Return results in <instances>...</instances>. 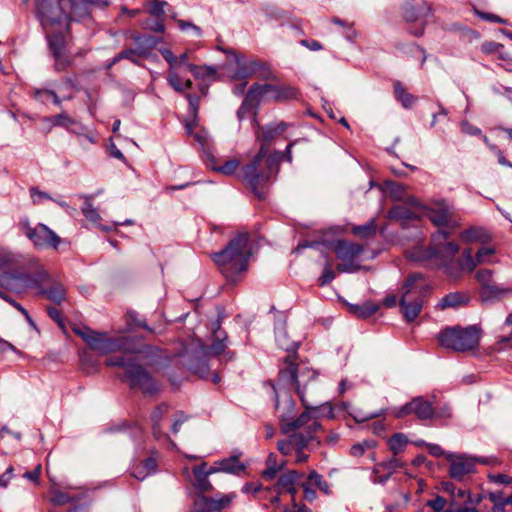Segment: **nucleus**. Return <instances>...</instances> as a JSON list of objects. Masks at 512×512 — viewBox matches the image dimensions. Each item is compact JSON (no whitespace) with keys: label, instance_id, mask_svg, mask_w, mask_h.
<instances>
[{"label":"nucleus","instance_id":"1","mask_svg":"<svg viewBox=\"0 0 512 512\" xmlns=\"http://www.w3.org/2000/svg\"><path fill=\"white\" fill-rule=\"evenodd\" d=\"M276 342L279 348L285 350L287 355L279 368V381L295 390L301 402L308 407L306 390L314 389L317 372L307 363L298 361L297 349L299 343L290 340L284 327L276 331Z\"/></svg>","mask_w":512,"mask_h":512},{"label":"nucleus","instance_id":"2","mask_svg":"<svg viewBox=\"0 0 512 512\" xmlns=\"http://www.w3.org/2000/svg\"><path fill=\"white\" fill-rule=\"evenodd\" d=\"M252 256V245L246 232L238 233L212 259L222 275L229 281L239 280L248 270Z\"/></svg>","mask_w":512,"mask_h":512},{"label":"nucleus","instance_id":"3","mask_svg":"<svg viewBox=\"0 0 512 512\" xmlns=\"http://www.w3.org/2000/svg\"><path fill=\"white\" fill-rule=\"evenodd\" d=\"M299 90L281 81L277 71L266 62L258 61V104L283 103L298 99Z\"/></svg>","mask_w":512,"mask_h":512},{"label":"nucleus","instance_id":"4","mask_svg":"<svg viewBox=\"0 0 512 512\" xmlns=\"http://www.w3.org/2000/svg\"><path fill=\"white\" fill-rule=\"evenodd\" d=\"M36 13L47 39L68 33L70 15L64 0H37Z\"/></svg>","mask_w":512,"mask_h":512},{"label":"nucleus","instance_id":"5","mask_svg":"<svg viewBox=\"0 0 512 512\" xmlns=\"http://www.w3.org/2000/svg\"><path fill=\"white\" fill-rule=\"evenodd\" d=\"M429 291L430 286L424 281L422 274L414 273L406 279L402 286V295L399 301L401 312L406 321L411 322L418 317Z\"/></svg>","mask_w":512,"mask_h":512},{"label":"nucleus","instance_id":"6","mask_svg":"<svg viewBox=\"0 0 512 512\" xmlns=\"http://www.w3.org/2000/svg\"><path fill=\"white\" fill-rule=\"evenodd\" d=\"M74 332L80 336L92 350L102 355L114 352L136 353L132 341L127 336L109 337L107 333H101L90 329L89 327L74 328Z\"/></svg>","mask_w":512,"mask_h":512},{"label":"nucleus","instance_id":"7","mask_svg":"<svg viewBox=\"0 0 512 512\" xmlns=\"http://www.w3.org/2000/svg\"><path fill=\"white\" fill-rule=\"evenodd\" d=\"M482 331L476 325L465 328L454 327L443 330L438 335V341L444 348L456 352H468L479 347Z\"/></svg>","mask_w":512,"mask_h":512},{"label":"nucleus","instance_id":"8","mask_svg":"<svg viewBox=\"0 0 512 512\" xmlns=\"http://www.w3.org/2000/svg\"><path fill=\"white\" fill-rule=\"evenodd\" d=\"M217 49L227 56V64L224 68L228 71L229 77L234 81L240 82L233 88L234 94H244L247 86L246 80L256 72V62L247 60L245 56L240 55L233 49H226L220 46H218Z\"/></svg>","mask_w":512,"mask_h":512},{"label":"nucleus","instance_id":"9","mask_svg":"<svg viewBox=\"0 0 512 512\" xmlns=\"http://www.w3.org/2000/svg\"><path fill=\"white\" fill-rule=\"evenodd\" d=\"M284 426L281 430L285 434H291V442L303 441L307 445L316 437L321 425L317 416L313 415L311 410L302 412L299 416L284 418Z\"/></svg>","mask_w":512,"mask_h":512},{"label":"nucleus","instance_id":"10","mask_svg":"<svg viewBox=\"0 0 512 512\" xmlns=\"http://www.w3.org/2000/svg\"><path fill=\"white\" fill-rule=\"evenodd\" d=\"M19 229L32 242L35 248L58 249L62 239L52 229L43 223L31 226L27 217L22 218L18 223Z\"/></svg>","mask_w":512,"mask_h":512},{"label":"nucleus","instance_id":"11","mask_svg":"<svg viewBox=\"0 0 512 512\" xmlns=\"http://www.w3.org/2000/svg\"><path fill=\"white\" fill-rule=\"evenodd\" d=\"M336 257L341 261L337 270L342 273H353L359 270L360 266L356 260L363 253L364 247L361 244L347 240H338L333 246Z\"/></svg>","mask_w":512,"mask_h":512},{"label":"nucleus","instance_id":"12","mask_svg":"<svg viewBox=\"0 0 512 512\" xmlns=\"http://www.w3.org/2000/svg\"><path fill=\"white\" fill-rule=\"evenodd\" d=\"M447 460L450 462L449 475L457 481H463L467 476L475 472V463L496 464V459L488 460L487 458L473 459L464 455H454L447 453Z\"/></svg>","mask_w":512,"mask_h":512},{"label":"nucleus","instance_id":"13","mask_svg":"<svg viewBox=\"0 0 512 512\" xmlns=\"http://www.w3.org/2000/svg\"><path fill=\"white\" fill-rule=\"evenodd\" d=\"M302 477V473L290 470L279 478L277 485L273 489L262 490L261 487L258 486V493H260L258 498H267L271 504H275L279 501V496L283 491L290 493L293 497L297 493L296 483Z\"/></svg>","mask_w":512,"mask_h":512},{"label":"nucleus","instance_id":"14","mask_svg":"<svg viewBox=\"0 0 512 512\" xmlns=\"http://www.w3.org/2000/svg\"><path fill=\"white\" fill-rule=\"evenodd\" d=\"M422 214L426 216L438 231H450L455 227L453 208L445 201H439L433 207H422Z\"/></svg>","mask_w":512,"mask_h":512},{"label":"nucleus","instance_id":"15","mask_svg":"<svg viewBox=\"0 0 512 512\" xmlns=\"http://www.w3.org/2000/svg\"><path fill=\"white\" fill-rule=\"evenodd\" d=\"M431 9L428 4L422 0L407 2L404 5L403 16L408 22H419L414 28H410L409 32L415 36L420 37L424 33L425 20L430 15Z\"/></svg>","mask_w":512,"mask_h":512},{"label":"nucleus","instance_id":"16","mask_svg":"<svg viewBox=\"0 0 512 512\" xmlns=\"http://www.w3.org/2000/svg\"><path fill=\"white\" fill-rule=\"evenodd\" d=\"M49 279L48 272L40 267L34 273H21L18 275H12L4 272L3 280H11L15 286L13 290L21 291L23 289H38L42 288L43 284Z\"/></svg>","mask_w":512,"mask_h":512},{"label":"nucleus","instance_id":"17","mask_svg":"<svg viewBox=\"0 0 512 512\" xmlns=\"http://www.w3.org/2000/svg\"><path fill=\"white\" fill-rule=\"evenodd\" d=\"M293 146V143H290L287 145L286 150L284 153L281 152H274L271 154H268L266 156V151L264 150V147H261V149L258 151V164L264 162V164L267 166L268 171L267 173H258V183L261 181H268L270 177L276 175L279 170V164L282 161V159L285 157L288 162L292 161L291 156V148Z\"/></svg>","mask_w":512,"mask_h":512},{"label":"nucleus","instance_id":"18","mask_svg":"<svg viewBox=\"0 0 512 512\" xmlns=\"http://www.w3.org/2000/svg\"><path fill=\"white\" fill-rule=\"evenodd\" d=\"M414 414L419 420H428L434 415V409L430 401L423 397H415L410 402L393 411L396 418H403Z\"/></svg>","mask_w":512,"mask_h":512},{"label":"nucleus","instance_id":"19","mask_svg":"<svg viewBox=\"0 0 512 512\" xmlns=\"http://www.w3.org/2000/svg\"><path fill=\"white\" fill-rule=\"evenodd\" d=\"M127 380L132 388H139L144 394L153 395L158 392V385L151 375L139 364L127 370Z\"/></svg>","mask_w":512,"mask_h":512},{"label":"nucleus","instance_id":"20","mask_svg":"<svg viewBox=\"0 0 512 512\" xmlns=\"http://www.w3.org/2000/svg\"><path fill=\"white\" fill-rule=\"evenodd\" d=\"M450 231H437L432 237L431 256L441 259L444 263L452 260L459 252V246L454 242H446Z\"/></svg>","mask_w":512,"mask_h":512},{"label":"nucleus","instance_id":"21","mask_svg":"<svg viewBox=\"0 0 512 512\" xmlns=\"http://www.w3.org/2000/svg\"><path fill=\"white\" fill-rule=\"evenodd\" d=\"M66 35L57 34L48 38L49 50L54 57L55 69L57 71L66 70L72 63L70 55L66 53Z\"/></svg>","mask_w":512,"mask_h":512},{"label":"nucleus","instance_id":"22","mask_svg":"<svg viewBox=\"0 0 512 512\" xmlns=\"http://www.w3.org/2000/svg\"><path fill=\"white\" fill-rule=\"evenodd\" d=\"M301 486L303 489V496L309 502H312L317 498L316 489H319L325 494L329 493V485L323 480V477L314 470L309 473Z\"/></svg>","mask_w":512,"mask_h":512},{"label":"nucleus","instance_id":"23","mask_svg":"<svg viewBox=\"0 0 512 512\" xmlns=\"http://www.w3.org/2000/svg\"><path fill=\"white\" fill-rule=\"evenodd\" d=\"M317 378H318V376L316 377V380H315L314 389L312 390L311 388H308L306 390V399L308 402V407L304 404V402H302V405L306 410H311L312 414L317 416L318 421H319L320 417L333 419L334 418V408L330 402H325L323 404L316 405V401H314L313 396L315 395V393L318 390Z\"/></svg>","mask_w":512,"mask_h":512},{"label":"nucleus","instance_id":"24","mask_svg":"<svg viewBox=\"0 0 512 512\" xmlns=\"http://www.w3.org/2000/svg\"><path fill=\"white\" fill-rule=\"evenodd\" d=\"M442 488L444 492L450 495V505L452 506L465 505V503L476 506L481 501V495H477L476 498L473 499L468 490L456 489L452 482H444Z\"/></svg>","mask_w":512,"mask_h":512},{"label":"nucleus","instance_id":"25","mask_svg":"<svg viewBox=\"0 0 512 512\" xmlns=\"http://www.w3.org/2000/svg\"><path fill=\"white\" fill-rule=\"evenodd\" d=\"M241 453H233L231 456L215 462L216 472H224L241 476L246 473L247 465L240 461Z\"/></svg>","mask_w":512,"mask_h":512},{"label":"nucleus","instance_id":"26","mask_svg":"<svg viewBox=\"0 0 512 512\" xmlns=\"http://www.w3.org/2000/svg\"><path fill=\"white\" fill-rule=\"evenodd\" d=\"M407 203L413 208L402 204L395 205L388 212L389 218L396 220H410L418 217L417 209H422L419 201L415 197L410 196L407 198Z\"/></svg>","mask_w":512,"mask_h":512},{"label":"nucleus","instance_id":"27","mask_svg":"<svg viewBox=\"0 0 512 512\" xmlns=\"http://www.w3.org/2000/svg\"><path fill=\"white\" fill-rule=\"evenodd\" d=\"M216 473L214 467H207L206 462H202L199 466L193 468V486L201 493L210 492L213 488L208 480V476Z\"/></svg>","mask_w":512,"mask_h":512},{"label":"nucleus","instance_id":"28","mask_svg":"<svg viewBox=\"0 0 512 512\" xmlns=\"http://www.w3.org/2000/svg\"><path fill=\"white\" fill-rule=\"evenodd\" d=\"M238 119L242 121L246 116H250L252 125L256 124V83L252 84L243 100L238 112Z\"/></svg>","mask_w":512,"mask_h":512},{"label":"nucleus","instance_id":"29","mask_svg":"<svg viewBox=\"0 0 512 512\" xmlns=\"http://www.w3.org/2000/svg\"><path fill=\"white\" fill-rule=\"evenodd\" d=\"M64 3L67 5L70 21L87 18L92 12L89 0H64Z\"/></svg>","mask_w":512,"mask_h":512},{"label":"nucleus","instance_id":"30","mask_svg":"<svg viewBox=\"0 0 512 512\" xmlns=\"http://www.w3.org/2000/svg\"><path fill=\"white\" fill-rule=\"evenodd\" d=\"M274 392L276 394L275 408L278 413L280 425L282 427V426H284V422H285L284 418H286V417L293 418L294 417L295 402L287 394L283 395V397L281 398L275 389H274Z\"/></svg>","mask_w":512,"mask_h":512},{"label":"nucleus","instance_id":"31","mask_svg":"<svg viewBox=\"0 0 512 512\" xmlns=\"http://www.w3.org/2000/svg\"><path fill=\"white\" fill-rule=\"evenodd\" d=\"M42 122H46L49 124V128L59 126L66 128L69 132L75 133L77 135H82L83 127L79 126L74 128L76 122L66 113H60L52 117H44L42 118Z\"/></svg>","mask_w":512,"mask_h":512},{"label":"nucleus","instance_id":"32","mask_svg":"<svg viewBox=\"0 0 512 512\" xmlns=\"http://www.w3.org/2000/svg\"><path fill=\"white\" fill-rule=\"evenodd\" d=\"M477 281L490 293L496 295H506L512 293L509 288H500L492 282V271L489 269H480L476 272Z\"/></svg>","mask_w":512,"mask_h":512},{"label":"nucleus","instance_id":"33","mask_svg":"<svg viewBox=\"0 0 512 512\" xmlns=\"http://www.w3.org/2000/svg\"><path fill=\"white\" fill-rule=\"evenodd\" d=\"M227 334L224 330L220 328V324L217 323L216 328L213 330V340L212 344L207 347V350L204 354H211L214 356H218L223 353L227 347Z\"/></svg>","mask_w":512,"mask_h":512},{"label":"nucleus","instance_id":"34","mask_svg":"<svg viewBox=\"0 0 512 512\" xmlns=\"http://www.w3.org/2000/svg\"><path fill=\"white\" fill-rule=\"evenodd\" d=\"M187 68L197 80L214 81L218 79V72L215 66L189 63Z\"/></svg>","mask_w":512,"mask_h":512},{"label":"nucleus","instance_id":"35","mask_svg":"<svg viewBox=\"0 0 512 512\" xmlns=\"http://www.w3.org/2000/svg\"><path fill=\"white\" fill-rule=\"evenodd\" d=\"M240 177L252 193L256 194V156L252 157L247 164H243Z\"/></svg>","mask_w":512,"mask_h":512},{"label":"nucleus","instance_id":"36","mask_svg":"<svg viewBox=\"0 0 512 512\" xmlns=\"http://www.w3.org/2000/svg\"><path fill=\"white\" fill-rule=\"evenodd\" d=\"M38 294L46 296L50 301L60 304L66 299V289L61 283H53L48 289H41Z\"/></svg>","mask_w":512,"mask_h":512},{"label":"nucleus","instance_id":"37","mask_svg":"<svg viewBox=\"0 0 512 512\" xmlns=\"http://www.w3.org/2000/svg\"><path fill=\"white\" fill-rule=\"evenodd\" d=\"M397 455H393V457L376 464L373 467V474H377L380 472H385L389 477L398 469L402 468L405 465L401 459L396 457Z\"/></svg>","mask_w":512,"mask_h":512},{"label":"nucleus","instance_id":"38","mask_svg":"<svg viewBox=\"0 0 512 512\" xmlns=\"http://www.w3.org/2000/svg\"><path fill=\"white\" fill-rule=\"evenodd\" d=\"M284 465V461L278 463L277 456L274 453H270L266 459V468L262 472V477L266 480L274 479Z\"/></svg>","mask_w":512,"mask_h":512},{"label":"nucleus","instance_id":"39","mask_svg":"<svg viewBox=\"0 0 512 512\" xmlns=\"http://www.w3.org/2000/svg\"><path fill=\"white\" fill-rule=\"evenodd\" d=\"M94 197L95 195H81V198L84 199V204L81 208V212L88 221L97 223L101 220V216L98 210L92 204V200Z\"/></svg>","mask_w":512,"mask_h":512},{"label":"nucleus","instance_id":"40","mask_svg":"<svg viewBox=\"0 0 512 512\" xmlns=\"http://www.w3.org/2000/svg\"><path fill=\"white\" fill-rule=\"evenodd\" d=\"M467 300L465 295L458 292L449 293L440 299L437 307L440 309L454 308L466 303Z\"/></svg>","mask_w":512,"mask_h":512},{"label":"nucleus","instance_id":"41","mask_svg":"<svg viewBox=\"0 0 512 512\" xmlns=\"http://www.w3.org/2000/svg\"><path fill=\"white\" fill-rule=\"evenodd\" d=\"M188 368L193 373L199 375L200 377H205L209 371L208 363L206 357L193 355L190 357L188 362Z\"/></svg>","mask_w":512,"mask_h":512},{"label":"nucleus","instance_id":"42","mask_svg":"<svg viewBox=\"0 0 512 512\" xmlns=\"http://www.w3.org/2000/svg\"><path fill=\"white\" fill-rule=\"evenodd\" d=\"M408 442L407 436L403 433H395L387 441L393 455L402 453L406 449Z\"/></svg>","mask_w":512,"mask_h":512},{"label":"nucleus","instance_id":"43","mask_svg":"<svg viewBox=\"0 0 512 512\" xmlns=\"http://www.w3.org/2000/svg\"><path fill=\"white\" fill-rule=\"evenodd\" d=\"M379 309V305L374 302H365L361 305H352L350 307L351 312L359 318H368L376 313Z\"/></svg>","mask_w":512,"mask_h":512},{"label":"nucleus","instance_id":"44","mask_svg":"<svg viewBox=\"0 0 512 512\" xmlns=\"http://www.w3.org/2000/svg\"><path fill=\"white\" fill-rule=\"evenodd\" d=\"M169 406L161 404L157 406L151 414V421L153 423V433L158 438L161 435L160 422L162 418L168 413Z\"/></svg>","mask_w":512,"mask_h":512},{"label":"nucleus","instance_id":"45","mask_svg":"<svg viewBox=\"0 0 512 512\" xmlns=\"http://www.w3.org/2000/svg\"><path fill=\"white\" fill-rule=\"evenodd\" d=\"M136 50L141 57L147 56L154 48L156 42L151 36H138L135 38Z\"/></svg>","mask_w":512,"mask_h":512},{"label":"nucleus","instance_id":"46","mask_svg":"<svg viewBox=\"0 0 512 512\" xmlns=\"http://www.w3.org/2000/svg\"><path fill=\"white\" fill-rule=\"evenodd\" d=\"M394 92L396 98L405 108H410L414 105L416 98L412 94L408 93L400 82L394 83Z\"/></svg>","mask_w":512,"mask_h":512},{"label":"nucleus","instance_id":"47","mask_svg":"<svg viewBox=\"0 0 512 512\" xmlns=\"http://www.w3.org/2000/svg\"><path fill=\"white\" fill-rule=\"evenodd\" d=\"M218 507L216 502L211 501L210 498L198 496L194 501L192 512H212L217 511Z\"/></svg>","mask_w":512,"mask_h":512},{"label":"nucleus","instance_id":"48","mask_svg":"<svg viewBox=\"0 0 512 512\" xmlns=\"http://www.w3.org/2000/svg\"><path fill=\"white\" fill-rule=\"evenodd\" d=\"M127 354L128 353H125V355L112 357L106 361L107 366L124 368L125 378L127 377V370H129L131 366H136L137 364L134 361H132V359L127 356Z\"/></svg>","mask_w":512,"mask_h":512},{"label":"nucleus","instance_id":"49","mask_svg":"<svg viewBox=\"0 0 512 512\" xmlns=\"http://www.w3.org/2000/svg\"><path fill=\"white\" fill-rule=\"evenodd\" d=\"M461 238L465 242H483L488 238V235L483 229L474 227L463 231L461 233Z\"/></svg>","mask_w":512,"mask_h":512},{"label":"nucleus","instance_id":"50","mask_svg":"<svg viewBox=\"0 0 512 512\" xmlns=\"http://www.w3.org/2000/svg\"><path fill=\"white\" fill-rule=\"evenodd\" d=\"M376 222L374 219L369 220L364 225L355 226L352 228V233L361 238H368L376 233Z\"/></svg>","mask_w":512,"mask_h":512},{"label":"nucleus","instance_id":"51","mask_svg":"<svg viewBox=\"0 0 512 512\" xmlns=\"http://www.w3.org/2000/svg\"><path fill=\"white\" fill-rule=\"evenodd\" d=\"M306 446L307 444L300 440L291 442V435L289 436L288 440L279 441L277 443L278 450L284 455L290 454L294 449H303Z\"/></svg>","mask_w":512,"mask_h":512},{"label":"nucleus","instance_id":"52","mask_svg":"<svg viewBox=\"0 0 512 512\" xmlns=\"http://www.w3.org/2000/svg\"><path fill=\"white\" fill-rule=\"evenodd\" d=\"M139 58H141V56L139 55V53L136 50V48H128V49H125V50L121 51L120 53H118L113 58V60L110 63L109 67L114 65V64H116L117 62H119L122 59H127V60H130L131 62L137 64L138 61H139Z\"/></svg>","mask_w":512,"mask_h":512},{"label":"nucleus","instance_id":"53","mask_svg":"<svg viewBox=\"0 0 512 512\" xmlns=\"http://www.w3.org/2000/svg\"><path fill=\"white\" fill-rule=\"evenodd\" d=\"M476 259L474 260L471 254V250H464L462 259L460 261V269L468 273L472 272L477 265Z\"/></svg>","mask_w":512,"mask_h":512},{"label":"nucleus","instance_id":"54","mask_svg":"<svg viewBox=\"0 0 512 512\" xmlns=\"http://www.w3.org/2000/svg\"><path fill=\"white\" fill-rule=\"evenodd\" d=\"M376 445L377 443L374 440H364L363 442L354 444L351 447V455L354 457H360L367 449H373Z\"/></svg>","mask_w":512,"mask_h":512},{"label":"nucleus","instance_id":"55","mask_svg":"<svg viewBox=\"0 0 512 512\" xmlns=\"http://www.w3.org/2000/svg\"><path fill=\"white\" fill-rule=\"evenodd\" d=\"M51 494H52L51 502L54 505H65V504L73 502L75 500L69 494L62 492L58 489H52Z\"/></svg>","mask_w":512,"mask_h":512},{"label":"nucleus","instance_id":"56","mask_svg":"<svg viewBox=\"0 0 512 512\" xmlns=\"http://www.w3.org/2000/svg\"><path fill=\"white\" fill-rule=\"evenodd\" d=\"M495 254V250L491 247L480 248L475 255L478 264L490 263L492 256Z\"/></svg>","mask_w":512,"mask_h":512},{"label":"nucleus","instance_id":"57","mask_svg":"<svg viewBox=\"0 0 512 512\" xmlns=\"http://www.w3.org/2000/svg\"><path fill=\"white\" fill-rule=\"evenodd\" d=\"M166 5V2L159 1V0H149L147 2V7L149 10V13L154 17H161L164 15V6Z\"/></svg>","mask_w":512,"mask_h":512},{"label":"nucleus","instance_id":"58","mask_svg":"<svg viewBox=\"0 0 512 512\" xmlns=\"http://www.w3.org/2000/svg\"><path fill=\"white\" fill-rule=\"evenodd\" d=\"M167 82L176 92L182 93L183 80L180 78L176 70L169 69Z\"/></svg>","mask_w":512,"mask_h":512},{"label":"nucleus","instance_id":"59","mask_svg":"<svg viewBox=\"0 0 512 512\" xmlns=\"http://www.w3.org/2000/svg\"><path fill=\"white\" fill-rule=\"evenodd\" d=\"M34 96H35V99L40 101V102H44V96H51V99L53 101V103L57 106H60L61 105V99L58 97V95L52 91V90H48V89H37L34 91Z\"/></svg>","mask_w":512,"mask_h":512},{"label":"nucleus","instance_id":"60","mask_svg":"<svg viewBox=\"0 0 512 512\" xmlns=\"http://www.w3.org/2000/svg\"><path fill=\"white\" fill-rule=\"evenodd\" d=\"M29 192H30V197H31L34 205H39L44 200H53L52 197L48 193L39 190L37 187H31L29 189Z\"/></svg>","mask_w":512,"mask_h":512},{"label":"nucleus","instance_id":"61","mask_svg":"<svg viewBox=\"0 0 512 512\" xmlns=\"http://www.w3.org/2000/svg\"><path fill=\"white\" fill-rule=\"evenodd\" d=\"M335 272L332 270L330 263H327L321 276L319 277V285L325 286L333 281L335 278Z\"/></svg>","mask_w":512,"mask_h":512},{"label":"nucleus","instance_id":"62","mask_svg":"<svg viewBox=\"0 0 512 512\" xmlns=\"http://www.w3.org/2000/svg\"><path fill=\"white\" fill-rule=\"evenodd\" d=\"M488 479L490 482L498 484V485H511L512 484V476L507 474H489Z\"/></svg>","mask_w":512,"mask_h":512},{"label":"nucleus","instance_id":"63","mask_svg":"<svg viewBox=\"0 0 512 512\" xmlns=\"http://www.w3.org/2000/svg\"><path fill=\"white\" fill-rule=\"evenodd\" d=\"M178 27L182 31H188L191 30L196 37L202 36V30L199 26L193 24L192 22L184 21V20H178L177 21Z\"/></svg>","mask_w":512,"mask_h":512},{"label":"nucleus","instance_id":"64","mask_svg":"<svg viewBox=\"0 0 512 512\" xmlns=\"http://www.w3.org/2000/svg\"><path fill=\"white\" fill-rule=\"evenodd\" d=\"M446 504V499L441 496H436L434 499L426 502V505L431 507L435 512H443Z\"/></svg>","mask_w":512,"mask_h":512}]
</instances>
